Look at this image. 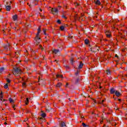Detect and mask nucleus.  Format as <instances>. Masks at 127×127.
<instances>
[{"label":"nucleus","instance_id":"obj_22","mask_svg":"<svg viewBox=\"0 0 127 127\" xmlns=\"http://www.w3.org/2000/svg\"><path fill=\"white\" fill-rule=\"evenodd\" d=\"M84 42H85V44L87 45V44H89V40L86 39V40L84 41Z\"/></svg>","mask_w":127,"mask_h":127},{"label":"nucleus","instance_id":"obj_51","mask_svg":"<svg viewBox=\"0 0 127 127\" xmlns=\"http://www.w3.org/2000/svg\"><path fill=\"white\" fill-rule=\"evenodd\" d=\"M121 38H125V36L121 37Z\"/></svg>","mask_w":127,"mask_h":127},{"label":"nucleus","instance_id":"obj_3","mask_svg":"<svg viewBox=\"0 0 127 127\" xmlns=\"http://www.w3.org/2000/svg\"><path fill=\"white\" fill-rule=\"evenodd\" d=\"M58 8H52L51 9V12L52 14H58Z\"/></svg>","mask_w":127,"mask_h":127},{"label":"nucleus","instance_id":"obj_14","mask_svg":"<svg viewBox=\"0 0 127 127\" xmlns=\"http://www.w3.org/2000/svg\"><path fill=\"white\" fill-rule=\"evenodd\" d=\"M9 102H10L11 104H14V100L10 97L9 98Z\"/></svg>","mask_w":127,"mask_h":127},{"label":"nucleus","instance_id":"obj_49","mask_svg":"<svg viewBox=\"0 0 127 127\" xmlns=\"http://www.w3.org/2000/svg\"><path fill=\"white\" fill-rule=\"evenodd\" d=\"M7 55H9V56H10V55H11V54H7Z\"/></svg>","mask_w":127,"mask_h":127},{"label":"nucleus","instance_id":"obj_5","mask_svg":"<svg viewBox=\"0 0 127 127\" xmlns=\"http://www.w3.org/2000/svg\"><path fill=\"white\" fill-rule=\"evenodd\" d=\"M4 49L6 50V51H8V50H10V45L8 44V45L4 46Z\"/></svg>","mask_w":127,"mask_h":127},{"label":"nucleus","instance_id":"obj_31","mask_svg":"<svg viewBox=\"0 0 127 127\" xmlns=\"http://www.w3.org/2000/svg\"><path fill=\"white\" fill-rule=\"evenodd\" d=\"M64 67L66 68V69H69V66H68V65H67V64H65L64 65Z\"/></svg>","mask_w":127,"mask_h":127},{"label":"nucleus","instance_id":"obj_10","mask_svg":"<svg viewBox=\"0 0 127 127\" xmlns=\"http://www.w3.org/2000/svg\"><path fill=\"white\" fill-rule=\"evenodd\" d=\"M116 90H115L114 88H112L110 89V94L113 95L116 93Z\"/></svg>","mask_w":127,"mask_h":127},{"label":"nucleus","instance_id":"obj_41","mask_svg":"<svg viewBox=\"0 0 127 127\" xmlns=\"http://www.w3.org/2000/svg\"><path fill=\"white\" fill-rule=\"evenodd\" d=\"M75 19H77V15L75 16Z\"/></svg>","mask_w":127,"mask_h":127},{"label":"nucleus","instance_id":"obj_12","mask_svg":"<svg viewBox=\"0 0 127 127\" xmlns=\"http://www.w3.org/2000/svg\"><path fill=\"white\" fill-rule=\"evenodd\" d=\"M115 95L117 97H120V96H121V93H120V92L118 91H116L115 92Z\"/></svg>","mask_w":127,"mask_h":127},{"label":"nucleus","instance_id":"obj_63","mask_svg":"<svg viewBox=\"0 0 127 127\" xmlns=\"http://www.w3.org/2000/svg\"><path fill=\"white\" fill-rule=\"evenodd\" d=\"M3 31L4 32V30H3Z\"/></svg>","mask_w":127,"mask_h":127},{"label":"nucleus","instance_id":"obj_21","mask_svg":"<svg viewBox=\"0 0 127 127\" xmlns=\"http://www.w3.org/2000/svg\"><path fill=\"white\" fill-rule=\"evenodd\" d=\"M64 29L65 27H64V26H61L60 28V29H61V30H62V31H63V30H64Z\"/></svg>","mask_w":127,"mask_h":127},{"label":"nucleus","instance_id":"obj_47","mask_svg":"<svg viewBox=\"0 0 127 127\" xmlns=\"http://www.w3.org/2000/svg\"><path fill=\"white\" fill-rule=\"evenodd\" d=\"M19 54V53L17 52L15 53V54Z\"/></svg>","mask_w":127,"mask_h":127},{"label":"nucleus","instance_id":"obj_55","mask_svg":"<svg viewBox=\"0 0 127 127\" xmlns=\"http://www.w3.org/2000/svg\"><path fill=\"white\" fill-rule=\"evenodd\" d=\"M69 101H71V99H68Z\"/></svg>","mask_w":127,"mask_h":127},{"label":"nucleus","instance_id":"obj_18","mask_svg":"<svg viewBox=\"0 0 127 127\" xmlns=\"http://www.w3.org/2000/svg\"><path fill=\"white\" fill-rule=\"evenodd\" d=\"M61 86H62V83L61 82H59L57 84L56 87H58L59 88H60V87H61Z\"/></svg>","mask_w":127,"mask_h":127},{"label":"nucleus","instance_id":"obj_24","mask_svg":"<svg viewBox=\"0 0 127 127\" xmlns=\"http://www.w3.org/2000/svg\"><path fill=\"white\" fill-rule=\"evenodd\" d=\"M82 126L83 127H89L88 125H86V124L84 123H82Z\"/></svg>","mask_w":127,"mask_h":127},{"label":"nucleus","instance_id":"obj_7","mask_svg":"<svg viewBox=\"0 0 127 127\" xmlns=\"http://www.w3.org/2000/svg\"><path fill=\"white\" fill-rule=\"evenodd\" d=\"M66 127V124L64 122H62L60 123V127Z\"/></svg>","mask_w":127,"mask_h":127},{"label":"nucleus","instance_id":"obj_37","mask_svg":"<svg viewBox=\"0 0 127 127\" xmlns=\"http://www.w3.org/2000/svg\"><path fill=\"white\" fill-rule=\"evenodd\" d=\"M28 5H29V7H31V5L29 4V3H27Z\"/></svg>","mask_w":127,"mask_h":127},{"label":"nucleus","instance_id":"obj_40","mask_svg":"<svg viewBox=\"0 0 127 127\" xmlns=\"http://www.w3.org/2000/svg\"><path fill=\"white\" fill-rule=\"evenodd\" d=\"M15 107V105H12L13 109H14Z\"/></svg>","mask_w":127,"mask_h":127},{"label":"nucleus","instance_id":"obj_44","mask_svg":"<svg viewBox=\"0 0 127 127\" xmlns=\"http://www.w3.org/2000/svg\"><path fill=\"white\" fill-rule=\"evenodd\" d=\"M118 101H119V102H121V101H122V99H119Z\"/></svg>","mask_w":127,"mask_h":127},{"label":"nucleus","instance_id":"obj_9","mask_svg":"<svg viewBox=\"0 0 127 127\" xmlns=\"http://www.w3.org/2000/svg\"><path fill=\"white\" fill-rule=\"evenodd\" d=\"M84 66V64L82 62H80L79 63V65L78 66V69H82Z\"/></svg>","mask_w":127,"mask_h":127},{"label":"nucleus","instance_id":"obj_19","mask_svg":"<svg viewBox=\"0 0 127 127\" xmlns=\"http://www.w3.org/2000/svg\"><path fill=\"white\" fill-rule=\"evenodd\" d=\"M56 77L57 78H63V75L60 74H57Z\"/></svg>","mask_w":127,"mask_h":127},{"label":"nucleus","instance_id":"obj_50","mask_svg":"<svg viewBox=\"0 0 127 127\" xmlns=\"http://www.w3.org/2000/svg\"><path fill=\"white\" fill-rule=\"evenodd\" d=\"M39 80H40V77H39L38 81L39 82Z\"/></svg>","mask_w":127,"mask_h":127},{"label":"nucleus","instance_id":"obj_28","mask_svg":"<svg viewBox=\"0 0 127 127\" xmlns=\"http://www.w3.org/2000/svg\"><path fill=\"white\" fill-rule=\"evenodd\" d=\"M46 30H45L44 29H43V30L44 34H45V35H47V34H46Z\"/></svg>","mask_w":127,"mask_h":127},{"label":"nucleus","instance_id":"obj_61","mask_svg":"<svg viewBox=\"0 0 127 127\" xmlns=\"http://www.w3.org/2000/svg\"><path fill=\"white\" fill-rule=\"evenodd\" d=\"M77 5H79V4H78V3H77Z\"/></svg>","mask_w":127,"mask_h":127},{"label":"nucleus","instance_id":"obj_52","mask_svg":"<svg viewBox=\"0 0 127 127\" xmlns=\"http://www.w3.org/2000/svg\"><path fill=\"white\" fill-rule=\"evenodd\" d=\"M99 88L102 89V86H100Z\"/></svg>","mask_w":127,"mask_h":127},{"label":"nucleus","instance_id":"obj_32","mask_svg":"<svg viewBox=\"0 0 127 127\" xmlns=\"http://www.w3.org/2000/svg\"><path fill=\"white\" fill-rule=\"evenodd\" d=\"M0 95V97H1V99H2L3 96H2V91H1Z\"/></svg>","mask_w":127,"mask_h":127},{"label":"nucleus","instance_id":"obj_15","mask_svg":"<svg viewBox=\"0 0 127 127\" xmlns=\"http://www.w3.org/2000/svg\"><path fill=\"white\" fill-rule=\"evenodd\" d=\"M95 4L97 5H101V1H100L99 0H96Z\"/></svg>","mask_w":127,"mask_h":127},{"label":"nucleus","instance_id":"obj_64","mask_svg":"<svg viewBox=\"0 0 127 127\" xmlns=\"http://www.w3.org/2000/svg\"><path fill=\"white\" fill-rule=\"evenodd\" d=\"M2 111H3V109H2Z\"/></svg>","mask_w":127,"mask_h":127},{"label":"nucleus","instance_id":"obj_16","mask_svg":"<svg viewBox=\"0 0 127 127\" xmlns=\"http://www.w3.org/2000/svg\"><path fill=\"white\" fill-rule=\"evenodd\" d=\"M58 52H59V50L55 49L53 51V53H54V54H57Z\"/></svg>","mask_w":127,"mask_h":127},{"label":"nucleus","instance_id":"obj_46","mask_svg":"<svg viewBox=\"0 0 127 127\" xmlns=\"http://www.w3.org/2000/svg\"><path fill=\"white\" fill-rule=\"evenodd\" d=\"M44 49L43 48H41V50L42 51H43V50H44Z\"/></svg>","mask_w":127,"mask_h":127},{"label":"nucleus","instance_id":"obj_33","mask_svg":"<svg viewBox=\"0 0 127 127\" xmlns=\"http://www.w3.org/2000/svg\"><path fill=\"white\" fill-rule=\"evenodd\" d=\"M28 120V119L26 118L24 119V122H27Z\"/></svg>","mask_w":127,"mask_h":127},{"label":"nucleus","instance_id":"obj_54","mask_svg":"<svg viewBox=\"0 0 127 127\" xmlns=\"http://www.w3.org/2000/svg\"><path fill=\"white\" fill-rule=\"evenodd\" d=\"M72 37H73L72 36L71 37H69V38H72Z\"/></svg>","mask_w":127,"mask_h":127},{"label":"nucleus","instance_id":"obj_45","mask_svg":"<svg viewBox=\"0 0 127 127\" xmlns=\"http://www.w3.org/2000/svg\"><path fill=\"white\" fill-rule=\"evenodd\" d=\"M39 47L41 48V47H42V46H41V45H40Z\"/></svg>","mask_w":127,"mask_h":127},{"label":"nucleus","instance_id":"obj_53","mask_svg":"<svg viewBox=\"0 0 127 127\" xmlns=\"http://www.w3.org/2000/svg\"><path fill=\"white\" fill-rule=\"evenodd\" d=\"M105 102V100H102V103H104Z\"/></svg>","mask_w":127,"mask_h":127},{"label":"nucleus","instance_id":"obj_43","mask_svg":"<svg viewBox=\"0 0 127 127\" xmlns=\"http://www.w3.org/2000/svg\"><path fill=\"white\" fill-rule=\"evenodd\" d=\"M4 125H7V123L5 122V123H4Z\"/></svg>","mask_w":127,"mask_h":127},{"label":"nucleus","instance_id":"obj_4","mask_svg":"<svg viewBox=\"0 0 127 127\" xmlns=\"http://www.w3.org/2000/svg\"><path fill=\"white\" fill-rule=\"evenodd\" d=\"M105 35L106 36V37H107L108 38H111V37H112V33L110 31H106L105 32Z\"/></svg>","mask_w":127,"mask_h":127},{"label":"nucleus","instance_id":"obj_1","mask_svg":"<svg viewBox=\"0 0 127 127\" xmlns=\"http://www.w3.org/2000/svg\"><path fill=\"white\" fill-rule=\"evenodd\" d=\"M41 32V27L40 26L38 29V32L35 38V40L36 41L35 43L36 45H38V44H39V43L41 42V39H40V37H39V34H40Z\"/></svg>","mask_w":127,"mask_h":127},{"label":"nucleus","instance_id":"obj_27","mask_svg":"<svg viewBox=\"0 0 127 127\" xmlns=\"http://www.w3.org/2000/svg\"><path fill=\"white\" fill-rule=\"evenodd\" d=\"M6 82L7 83H10L11 81L10 80V79L9 78H6Z\"/></svg>","mask_w":127,"mask_h":127},{"label":"nucleus","instance_id":"obj_29","mask_svg":"<svg viewBox=\"0 0 127 127\" xmlns=\"http://www.w3.org/2000/svg\"><path fill=\"white\" fill-rule=\"evenodd\" d=\"M62 17L63 18H64V19H67V17L64 15V14H63V15L62 16Z\"/></svg>","mask_w":127,"mask_h":127},{"label":"nucleus","instance_id":"obj_62","mask_svg":"<svg viewBox=\"0 0 127 127\" xmlns=\"http://www.w3.org/2000/svg\"><path fill=\"white\" fill-rule=\"evenodd\" d=\"M35 5H37V4H35Z\"/></svg>","mask_w":127,"mask_h":127},{"label":"nucleus","instance_id":"obj_60","mask_svg":"<svg viewBox=\"0 0 127 127\" xmlns=\"http://www.w3.org/2000/svg\"><path fill=\"white\" fill-rule=\"evenodd\" d=\"M40 11H42V10L41 9H40Z\"/></svg>","mask_w":127,"mask_h":127},{"label":"nucleus","instance_id":"obj_42","mask_svg":"<svg viewBox=\"0 0 127 127\" xmlns=\"http://www.w3.org/2000/svg\"><path fill=\"white\" fill-rule=\"evenodd\" d=\"M0 101H2V98H1V96H0Z\"/></svg>","mask_w":127,"mask_h":127},{"label":"nucleus","instance_id":"obj_39","mask_svg":"<svg viewBox=\"0 0 127 127\" xmlns=\"http://www.w3.org/2000/svg\"><path fill=\"white\" fill-rule=\"evenodd\" d=\"M61 7H62L61 6H58L59 9H60L61 8Z\"/></svg>","mask_w":127,"mask_h":127},{"label":"nucleus","instance_id":"obj_26","mask_svg":"<svg viewBox=\"0 0 127 127\" xmlns=\"http://www.w3.org/2000/svg\"><path fill=\"white\" fill-rule=\"evenodd\" d=\"M26 85V83L25 82H23L22 83V87H23V88H25Z\"/></svg>","mask_w":127,"mask_h":127},{"label":"nucleus","instance_id":"obj_23","mask_svg":"<svg viewBox=\"0 0 127 127\" xmlns=\"http://www.w3.org/2000/svg\"><path fill=\"white\" fill-rule=\"evenodd\" d=\"M4 89H7L8 88V84L6 83V84L4 85Z\"/></svg>","mask_w":127,"mask_h":127},{"label":"nucleus","instance_id":"obj_6","mask_svg":"<svg viewBox=\"0 0 127 127\" xmlns=\"http://www.w3.org/2000/svg\"><path fill=\"white\" fill-rule=\"evenodd\" d=\"M41 113H42L41 115L42 117L40 118V120H42V118H45L46 117V114L45 113H43V111H42Z\"/></svg>","mask_w":127,"mask_h":127},{"label":"nucleus","instance_id":"obj_2","mask_svg":"<svg viewBox=\"0 0 127 127\" xmlns=\"http://www.w3.org/2000/svg\"><path fill=\"white\" fill-rule=\"evenodd\" d=\"M12 73L15 76H17L21 73V70L18 67H16L13 68V70H12Z\"/></svg>","mask_w":127,"mask_h":127},{"label":"nucleus","instance_id":"obj_38","mask_svg":"<svg viewBox=\"0 0 127 127\" xmlns=\"http://www.w3.org/2000/svg\"><path fill=\"white\" fill-rule=\"evenodd\" d=\"M92 51L93 52H96V51L93 50V49H91V51Z\"/></svg>","mask_w":127,"mask_h":127},{"label":"nucleus","instance_id":"obj_17","mask_svg":"<svg viewBox=\"0 0 127 127\" xmlns=\"http://www.w3.org/2000/svg\"><path fill=\"white\" fill-rule=\"evenodd\" d=\"M3 71H4V68L3 67L0 68V74H1V73H2V72H3Z\"/></svg>","mask_w":127,"mask_h":127},{"label":"nucleus","instance_id":"obj_30","mask_svg":"<svg viewBox=\"0 0 127 127\" xmlns=\"http://www.w3.org/2000/svg\"><path fill=\"white\" fill-rule=\"evenodd\" d=\"M57 23H58L59 24H61V20H58L57 21Z\"/></svg>","mask_w":127,"mask_h":127},{"label":"nucleus","instance_id":"obj_58","mask_svg":"<svg viewBox=\"0 0 127 127\" xmlns=\"http://www.w3.org/2000/svg\"><path fill=\"white\" fill-rule=\"evenodd\" d=\"M3 35H6V34H4V33H3Z\"/></svg>","mask_w":127,"mask_h":127},{"label":"nucleus","instance_id":"obj_56","mask_svg":"<svg viewBox=\"0 0 127 127\" xmlns=\"http://www.w3.org/2000/svg\"><path fill=\"white\" fill-rule=\"evenodd\" d=\"M5 101V99L3 100V102H4Z\"/></svg>","mask_w":127,"mask_h":127},{"label":"nucleus","instance_id":"obj_48","mask_svg":"<svg viewBox=\"0 0 127 127\" xmlns=\"http://www.w3.org/2000/svg\"><path fill=\"white\" fill-rule=\"evenodd\" d=\"M35 1H36V2H38V0H35Z\"/></svg>","mask_w":127,"mask_h":127},{"label":"nucleus","instance_id":"obj_35","mask_svg":"<svg viewBox=\"0 0 127 127\" xmlns=\"http://www.w3.org/2000/svg\"><path fill=\"white\" fill-rule=\"evenodd\" d=\"M115 57H117V58L119 59V56H118L117 54L115 55Z\"/></svg>","mask_w":127,"mask_h":127},{"label":"nucleus","instance_id":"obj_13","mask_svg":"<svg viewBox=\"0 0 127 127\" xmlns=\"http://www.w3.org/2000/svg\"><path fill=\"white\" fill-rule=\"evenodd\" d=\"M12 18L14 21H15V20H17V15L15 14V15H13L12 16Z\"/></svg>","mask_w":127,"mask_h":127},{"label":"nucleus","instance_id":"obj_25","mask_svg":"<svg viewBox=\"0 0 127 127\" xmlns=\"http://www.w3.org/2000/svg\"><path fill=\"white\" fill-rule=\"evenodd\" d=\"M70 63L73 65V63H74V59L73 58L70 59Z\"/></svg>","mask_w":127,"mask_h":127},{"label":"nucleus","instance_id":"obj_20","mask_svg":"<svg viewBox=\"0 0 127 127\" xmlns=\"http://www.w3.org/2000/svg\"><path fill=\"white\" fill-rule=\"evenodd\" d=\"M29 103V100H28V98H27L26 99L25 104L26 105H28Z\"/></svg>","mask_w":127,"mask_h":127},{"label":"nucleus","instance_id":"obj_36","mask_svg":"<svg viewBox=\"0 0 127 127\" xmlns=\"http://www.w3.org/2000/svg\"><path fill=\"white\" fill-rule=\"evenodd\" d=\"M78 74H79V71L77 70V72H75V75H78Z\"/></svg>","mask_w":127,"mask_h":127},{"label":"nucleus","instance_id":"obj_59","mask_svg":"<svg viewBox=\"0 0 127 127\" xmlns=\"http://www.w3.org/2000/svg\"><path fill=\"white\" fill-rule=\"evenodd\" d=\"M1 9H2L1 8L0 9V11H1Z\"/></svg>","mask_w":127,"mask_h":127},{"label":"nucleus","instance_id":"obj_57","mask_svg":"<svg viewBox=\"0 0 127 127\" xmlns=\"http://www.w3.org/2000/svg\"><path fill=\"white\" fill-rule=\"evenodd\" d=\"M125 77H127V74H125Z\"/></svg>","mask_w":127,"mask_h":127},{"label":"nucleus","instance_id":"obj_8","mask_svg":"<svg viewBox=\"0 0 127 127\" xmlns=\"http://www.w3.org/2000/svg\"><path fill=\"white\" fill-rule=\"evenodd\" d=\"M105 73L108 76H111V75H112V73L111 72V70H110V69L106 70Z\"/></svg>","mask_w":127,"mask_h":127},{"label":"nucleus","instance_id":"obj_11","mask_svg":"<svg viewBox=\"0 0 127 127\" xmlns=\"http://www.w3.org/2000/svg\"><path fill=\"white\" fill-rule=\"evenodd\" d=\"M5 8H6V10L7 11H10V9H11V6H10L9 5H7V6H6Z\"/></svg>","mask_w":127,"mask_h":127},{"label":"nucleus","instance_id":"obj_34","mask_svg":"<svg viewBox=\"0 0 127 127\" xmlns=\"http://www.w3.org/2000/svg\"><path fill=\"white\" fill-rule=\"evenodd\" d=\"M68 86H69V83H66V84H65V87L66 88V87H68Z\"/></svg>","mask_w":127,"mask_h":127}]
</instances>
